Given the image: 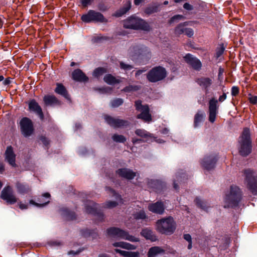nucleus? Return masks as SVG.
Segmentation results:
<instances>
[{
    "mask_svg": "<svg viewBox=\"0 0 257 257\" xmlns=\"http://www.w3.org/2000/svg\"><path fill=\"white\" fill-rule=\"evenodd\" d=\"M115 251L124 257H139L140 256V253L138 251H127L124 250H121L118 249H115Z\"/></svg>",
    "mask_w": 257,
    "mask_h": 257,
    "instance_id": "30",
    "label": "nucleus"
},
{
    "mask_svg": "<svg viewBox=\"0 0 257 257\" xmlns=\"http://www.w3.org/2000/svg\"><path fill=\"white\" fill-rule=\"evenodd\" d=\"M6 161L13 167L16 166V156L11 146L7 147L5 152Z\"/></svg>",
    "mask_w": 257,
    "mask_h": 257,
    "instance_id": "20",
    "label": "nucleus"
},
{
    "mask_svg": "<svg viewBox=\"0 0 257 257\" xmlns=\"http://www.w3.org/2000/svg\"><path fill=\"white\" fill-rule=\"evenodd\" d=\"M159 8V5H155L149 7H147L145 10V12L146 14L148 15H151L153 13H156L158 11Z\"/></svg>",
    "mask_w": 257,
    "mask_h": 257,
    "instance_id": "38",
    "label": "nucleus"
},
{
    "mask_svg": "<svg viewBox=\"0 0 257 257\" xmlns=\"http://www.w3.org/2000/svg\"><path fill=\"white\" fill-rule=\"evenodd\" d=\"M131 8V2L128 1L127 3L126 7L120 9L119 11L116 12L114 15L116 17H119L122 15L125 14L128 12Z\"/></svg>",
    "mask_w": 257,
    "mask_h": 257,
    "instance_id": "34",
    "label": "nucleus"
},
{
    "mask_svg": "<svg viewBox=\"0 0 257 257\" xmlns=\"http://www.w3.org/2000/svg\"><path fill=\"white\" fill-rule=\"evenodd\" d=\"M102 39V37H97V38H94L95 42H98Z\"/></svg>",
    "mask_w": 257,
    "mask_h": 257,
    "instance_id": "62",
    "label": "nucleus"
},
{
    "mask_svg": "<svg viewBox=\"0 0 257 257\" xmlns=\"http://www.w3.org/2000/svg\"><path fill=\"white\" fill-rule=\"evenodd\" d=\"M204 114L201 111H198L194 117V126L197 127L199 123L203 120Z\"/></svg>",
    "mask_w": 257,
    "mask_h": 257,
    "instance_id": "35",
    "label": "nucleus"
},
{
    "mask_svg": "<svg viewBox=\"0 0 257 257\" xmlns=\"http://www.w3.org/2000/svg\"><path fill=\"white\" fill-rule=\"evenodd\" d=\"M106 72V69L104 68L99 67L94 70L93 73V76L96 78H99L103 74Z\"/></svg>",
    "mask_w": 257,
    "mask_h": 257,
    "instance_id": "39",
    "label": "nucleus"
},
{
    "mask_svg": "<svg viewBox=\"0 0 257 257\" xmlns=\"http://www.w3.org/2000/svg\"><path fill=\"white\" fill-rule=\"evenodd\" d=\"M185 61L190 65L194 69L199 71L202 67L201 61L190 54H187L184 56Z\"/></svg>",
    "mask_w": 257,
    "mask_h": 257,
    "instance_id": "14",
    "label": "nucleus"
},
{
    "mask_svg": "<svg viewBox=\"0 0 257 257\" xmlns=\"http://www.w3.org/2000/svg\"><path fill=\"white\" fill-rule=\"evenodd\" d=\"M238 152L239 154L246 157L251 152V141L249 128H244L238 141Z\"/></svg>",
    "mask_w": 257,
    "mask_h": 257,
    "instance_id": "1",
    "label": "nucleus"
},
{
    "mask_svg": "<svg viewBox=\"0 0 257 257\" xmlns=\"http://www.w3.org/2000/svg\"><path fill=\"white\" fill-rule=\"evenodd\" d=\"M140 88V87L137 85L133 86L129 85L128 86L125 87L123 88V91L124 92H130L132 91H136L138 90Z\"/></svg>",
    "mask_w": 257,
    "mask_h": 257,
    "instance_id": "44",
    "label": "nucleus"
},
{
    "mask_svg": "<svg viewBox=\"0 0 257 257\" xmlns=\"http://www.w3.org/2000/svg\"><path fill=\"white\" fill-rule=\"evenodd\" d=\"M224 50L225 48L224 47L223 44L220 45V47L217 49L216 52V58H219L223 54Z\"/></svg>",
    "mask_w": 257,
    "mask_h": 257,
    "instance_id": "43",
    "label": "nucleus"
},
{
    "mask_svg": "<svg viewBox=\"0 0 257 257\" xmlns=\"http://www.w3.org/2000/svg\"><path fill=\"white\" fill-rule=\"evenodd\" d=\"M112 140L117 143H124L126 141V138L122 135L114 134L112 137Z\"/></svg>",
    "mask_w": 257,
    "mask_h": 257,
    "instance_id": "40",
    "label": "nucleus"
},
{
    "mask_svg": "<svg viewBox=\"0 0 257 257\" xmlns=\"http://www.w3.org/2000/svg\"><path fill=\"white\" fill-rule=\"evenodd\" d=\"M116 173L121 177L124 178L127 180H131L136 176L137 173L132 170L123 168L120 169L116 171Z\"/></svg>",
    "mask_w": 257,
    "mask_h": 257,
    "instance_id": "19",
    "label": "nucleus"
},
{
    "mask_svg": "<svg viewBox=\"0 0 257 257\" xmlns=\"http://www.w3.org/2000/svg\"><path fill=\"white\" fill-rule=\"evenodd\" d=\"M242 198L240 189L236 186H231L229 192L226 194L225 201L227 205L224 207H235L238 206Z\"/></svg>",
    "mask_w": 257,
    "mask_h": 257,
    "instance_id": "3",
    "label": "nucleus"
},
{
    "mask_svg": "<svg viewBox=\"0 0 257 257\" xmlns=\"http://www.w3.org/2000/svg\"><path fill=\"white\" fill-rule=\"evenodd\" d=\"M123 27L126 29L148 30L149 25L143 20L131 17L123 22Z\"/></svg>",
    "mask_w": 257,
    "mask_h": 257,
    "instance_id": "6",
    "label": "nucleus"
},
{
    "mask_svg": "<svg viewBox=\"0 0 257 257\" xmlns=\"http://www.w3.org/2000/svg\"><path fill=\"white\" fill-rule=\"evenodd\" d=\"M156 229L162 234H172L176 229L175 223L173 217H168L158 220L156 222Z\"/></svg>",
    "mask_w": 257,
    "mask_h": 257,
    "instance_id": "4",
    "label": "nucleus"
},
{
    "mask_svg": "<svg viewBox=\"0 0 257 257\" xmlns=\"http://www.w3.org/2000/svg\"><path fill=\"white\" fill-rule=\"evenodd\" d=\"M167 75L166 70L161 66L155 67L147 74V78L151 82H156L164 79Z\"/></svg>",
    "mask_w": 257,
    "mask_h": 257,
    "instance_id": "7",
    "label": "nucleus"
},
{
    "mask_svg": "<svg viewBox=\"0 0 257 257\" xmlns=\"http://www.w3.org/2000/svg\"><path fill=\"white\" fill-rule=\"evenodd\" d=\"M56 86L57 87L55 89V92L56 93L63 96L66 99H69V94L64 86L61 83H57Z\"/></svg>",
    "mask_w": 257,
    "mask_h": 257,
    "instance_id": "26",
    "label": "nucleus"
},
{
    "mask_svg": "<svg viewBox=\"0 0 257 257\" xmlns=\"http://www.w3.org/2000/svg\"><path fill=\"white\" fill-rule=\"evenodd\" d=\"M104 81L109 85H113L120 82L119 79H116L115 77L111 74H107L104 77Z\"/></svg>",
    "mask_w": 257,
    "mask_h": 257,
    "instance_id": "32",
    "label": "nucleus"
},
{
    "mask_svg": "<svg viewBox=\"0 0 257 257\" xmlns=\"http://www.w3.org/2000/svg\"><path fill=\"white\" fill-rule=\"evenodd\" d=\"M104 119L108 124L114 128L125 127L130 124L127 120L115 118L107 115L104 116Z\"/></svg>",
    "mask_w": 257,
    "mask_h": 257,
    "instance_id": "12",
    "label": "nucleus"
},
{
    "mask_svg": "<svg viewBox=\"0 0 257 257\" xmlns=\"http://www.w3.org/2000/svg\"><path fill=\"white\" fill-rule=\"evenodd\" d=\"M81 20L85 23L107 22L103 15L99 12H96L94 10H89L86 14L83 15L81 16Z\"/></svg>",
    "mask_w": 257,
    "mask_h": 257,
    "instance_id": "8",
    "label": "nucleus"
},
{
    "mask_svg": "<svg viewBox=\"0 0 257 257\" xmlns=\"http://www.w3.org/2000/svg\"><path fill=\"white\" fill-rule=\"evenodd\" d=\"M115 247H120L128 250H134L137 248V246L130 243L123 241L116 242L113 243Z\"/></svg>",
    "mask_w": 257,
    "mask_h": 257,
    "instance_id": "28",
    "label": "nucleus"
},
{
    "mask_svg": "<svg viewBox=\"0 0 257 257\" xmlns=\"http://www.w3.org/2000/svg\"><path fill=\"white\" fill-rule=\"evenodd\" d=\"M1 198L10 204L16 203L18 200L13 188L9 185L3 188L1 192Z\"/></svg>",
    "mask_w": 257,
    "mask_h": 257,
    "instance_id": "10",
    "label": "nucleus"
},
{
    "mask_svg": "<svg viewBox=\"0 0 257 257\" xmlns=\"http://www.w3.org/2000/svg\"><path fill=\"white\" fill-rule=\"evenodd\" d=\"M195 201L196 204L199 207H200L203 209H205V206H206L205 203L203 201H202L200 199H199L198 198H196Z\"/></svg>",
    "mask_w": 257,
    "mask_h": 257,
    "instance_id": "45",
    "label": "nucleus"
},
{
    "mask_svg": "<svg viewBox=\"0 0 257 257\" xmlns=\"http://www.w3.org/2000/svg\"><path fill=\"white\" fill-rule=\"evenodd\" d=\"M146 71V69L138 70L136 73V76L140 75L141 74H142L144 72H145Z\"/></svg>",
    "mask_w": 257,
    "mask_h": 257,
    "instance_id": "59",
    "label": "nucleus"
},
{
    "mask_svg": "<svg viewBox=\"0 0 257 257\" xmlns=\"http://www.w3.org/2000/svg\"><path fill=\"white\" fill-rule=\"evenodd\" d=\"M46 105H59L60 102L54 95H46L43 98Z\"/></svg>",
    "mask_w": 257,
    "mask_h": 257,
    "instance_id": "25",
    "label": "nucleus"
},
{
    "mask_svg": "<svg viewBox=\"0 0 257 257\" xmlns=\"http://www.w3.org/2000/svg\"><path fill=\"white\" fill-rule=\"evenodd\" d=\"M218 100L212 98L209 101V120L213 123L215 121L218 106Z\"/></svg>",
    "mask_w": 257,
    "mask_h": 257,
    "instance_id": "13",
    "label": "nucleus"
},
{
    "mask_svg": "<svg viewBox=\"0 0 257 257\" xmlns=\"http://www.w3.org/2000/svg\"><path fill=\"white\" fill-rule=\"evenodd\" d=\"M148 209L152 212L162 214L164 211L165 208L162 202L158 201L150 204L148 206Z\"/></svg>",
    "mask_w": 257,
    "mask_h": 257,
    "instance_id": "21",
    "label": "nucleus"
},
{
    "mask_svg": "<svg viewBox=\"0 0 257 257\" xmlns=\"http://www.w3.org/2000/svg\"><path fill=\"white\" fill-rule=\"evenodd\" d=\"M217 160L215 156H206L201 162V165L204 169L209 171L214 168Z\"/></svg>",
    "mask_w": 257,
    "mask_h": 257,
    "instance_id": "16",
    "label": "nucleus"
},
{
    "mask_svg": "<svg viewBox=\"0 0 257 257\" xmlns=\"http://www.w3.org/2000/svg\"><path fill=\"white\" fill-rule=\"evenodd\" d=\"M244 182L247 189L253 195H257V174L251 169H246L243 171Z\"/></svg>",
    "mask_w": 257,
    "mask_h": 257,
    "instance_id": "2",
    "label": "nucleus"
},
{
    "mask_svg": "<svg viewBox=\"0 0 257 257\" xmlns=\"http://www.w3.org/2000/svg\"><path fill=\"white\" fill-rule=\"evenodd\" d=\"M11 80H12L11 78L8 77L4 80V81L3 82V83L4 85H8L11 83V82H12Z\"/></svg>",
    "mask_w": 257,
    "mask_h": 257,
    "instance_id": "53",
    "label": "nucleus"
},
{
    "mask_svg": "<svg viewBox=\"0 0 257 257\" xmlns=\"http://www.w3.org/2000/svg\"><path fill=\"white\" fill-rule=\"evenodd\" d=\"M4 170V165L2 163H0V173H2Z\"/></svg>",
    "mask_w": 257,
    "mask_h": 257,
    "instance_id": "60",
    "label": "nucleus"
},
{
    "mask_svg": "<svg viewBox=\"0 0 257 257\" xmlns=\"http://www.w3.org/2000/svg\"><path fill=\"white\" fill-rule=\"evenodd\" d=\"M106 190L110 194H111L112 196H115L118 202H116L115 201H108L106 202V203L104 205V207L105 208H112L115 207L118 204L123 203V200L122 199H121L120 196L116 194L114 190L107 187H106Z\"/></svg>",
    "mask_w": 257,
    "mask_h": 257,
    "instance_id": "15",
    "label": "nucleus"
},
{
    "mask_svg": "<svg viewBox=\"0 0 257 257\" xmlns=\"http://www.w3.org/2000/svg\"><path fill=\"white\" fill-rule=\"evenodd\" d=\"M20 126L22 134L25 137H28L33 134V124L30 119L27 117L23 118L20 121Z\"/></svg>",
    "mask_w": 257,
    "mask_h": 257,
    "instance_id": "11",
    "label": "nucleus"
},
{
    "mask_svg": "<svg viewBox=\"0 0 257 257\" xmlns=\"http://www.w3.org/2000/svg\"><path fill=\"white\" fill-rule=\"evenodd\" d=\"M223 72V70L221 68H220L219 69V73H218V77L221 76Z\"/></svg>",
    "mask_w": 257,
    "mask_h": 257,
    "instance_id": "61",
    "label": "nucleus"
},
{
    "mask_svg": "<svg viewBox=\"0 0 257 257\" xmlns=\"http://www.w3.org/2000/svg\"><path fill=\"white\" fill-rule=\"evenodd\" d=\"M146 0H134V4L136 6H139L141 4L145 2Z\"/></svg>",
    "mask_w": 257,
    "mask_h": 257,
    "instance_id": "58",
    "label": "nucleus"
},
{
    "mask_svg": "<svg viewBox=\"0 0 257 257\" xmlns=\"http://www.w3.org/2000/svg\"><path fill=\"white\" fill-rule=\"evenodd\" d=\"M184 238L187 241L192 242V238L189 234H185L184 235Z\"/></svg>",
    "mask_w": 257,
    "mask_h": 257,
    "instance_id": "55",
    "label": "nucleus"
},
{
    "mask_svg": "<svg viewBox=\"0 0 257 257\" xmlns=\"http://www.w3.org/2000/svg\"><path fill=\"white\" fill-rule=\"evenodd\" d=\"M72 78L74 80L79 82H86L88 80V77L79 69H76L73 72Z\"/></svg>",
    "mask_w": 257,
    "mask_h": 257,
    "instance_id": "22",
    "label": "nucleus"
},
{
    "mask_svg": "<svg viewBox=\"0 0 257 257\" xmlns=\"http://www.w3.org/2000/svg\"><path fill=\"white\" fill-rule=\"evenodd\" d=\"M187 25V23L185 22L183 24H179L175 29V35L179 36L184 33V27Z\"/></svg>",
    "mask_w": 257,
    "mask_h": 257,
    "instance_id": "37",
    "label": "nucleus"
},
{
    "mask_svg": "<svg viewBox=\"0 0 257 257\" xmlns=\"http://www.w3.org/2000/svg\"><path fill=\"white\" fill-rule=\"evenodd\" d=\"M16 187L18 192L21 194H27L31 191V188L28 184L20 182L16 183Z\"/></svg>",
    "mask_w": 257,
    "mask_h": 257,
    "instance_id": "23",
    "label": "nucleus"
},
{
    "mask_svg": "<svg viewBox=\"0 0 257 257\" xmlns=\"http://www.w3.org/2000/svg\"><path fill=\"white\" fill-rule=\"evenodd\" d=\"M19 208L22 209H26L28 208V205L27 204H24L22 202L19 203Z\"/></svg>",
    "mask_w": 257,
    "mask_h": 257,
    "instance_id": "54",
    "label": "nucleus"
},
{
    "mask_svg": "<svg viewBox=\"0 0 257 257\" xmlns=\"http://www.w3.org/2000/svg\"><path fill=\"white\" fill-rule=\"evenodd\" d=\"M28 104L29 110L36 113L39 116L40 118L43 120L44 116L42 109L36 101L34 99L31 100Z\"/></svg>",
    "mask_w": 257,
    "mask_h": 257,
    "instance_id": "17",
    "label": "nucleus"
},
{
    "mask_svg": "<svg viewBox=\"0 0 257 257\" xmlns=\"http://www.w3.org/2000/svg\"><path fill=\"white\" fill-rule=\"evenodd\" d=\"M164 252V250L159 246H154L150 248L148 252V257H155L159 253Z\"/></svg>",
    "mask_w": 257,
    "mask_h": 257,
    "instance_id": "31",
    "label": "nucleus"
},
{
    "mask_svg": "<svg viewBox=\"0 0 257 257\" xmlns=\"http://www.w3.org/2000/svg\"><path fill=\"white\" fill-rule=\"evenodd\" d=\"M44 197L46 199H47V200H45L44 201H40V203H36L33 200H31L30 201V203L31 204L35 205L38 207L44 206V205L47 204L50 202L49 199L50 197V194L49 193H45L42 195V196L41 197V199H43Z\"/></svg>",
    "mask_w": 257,
    "mask_h": 257,
    "instance_id": "29",
    "label": "nucleus"
},
{
    "mask_svg": "<svg viewBox=\"0 0 257 257\" xmlns=\"http://www.w3.org/2000/svg\"><path fill=\"white\" fill-rule=\"evenodd\" d=\"M98 204L93 201H88L85 204V212L87 213L95 214L97 213V209Z\"/></svg>",
    "mask_w": 257,
    "mask_h": 257,
    "instance_id": "24",
    "label": "nucleus"
},
{
    "mask_svg": "<svg viewBox=\"0 0 257 257\" xmlns=\"http://www.w3.org/2000/svg\"><path fill=\"white\" fill-rule=\"evenodd\" d=\"M136 134L142 138H147L151 137V134L143 129H137L135 131Z\"/></svg>",
    "mask_w": 257,
    "mask_h": 257,
    "instance_id": "36",
    "label": "nucleus"
},
{
    "mask_svg": "<svg viewBox=\"0 0 257 257\" xmlns=\"http://www.w3.org/2000/svg\"><path fill=\"white\" fill-rule=\"evenodd\" d=\"M183 8L187 10H193V6L187 3H186L184 4Z\"/></svg>",
    "mask_w": 257,
    "mask_h": 257,
    "instance_id": "52",
    "label": "nucleus"
},
{
    "mask_svg": "<svg viewBox=\"0 0 257 257\" xmlns=\"http://www.w3.org/2000/svg\"><path fill=\"white\" fill-rule=\"evenodd\" d=\"M189 37H191L193 34L194 32L191 28H185L184 33Z\"/></svg>",
    "mask_w": 257,
    "mask_h": 257,
    "instance_id": "48",
    "label": "nucleus"
},
{
    "mask_svg": "<svg viewBox=\"0 0 257 257\" xmlns=\"http://www.w3.org/2000/svg\"><path fill=\"white\" fill-rule=\"evenodd\" d=\"M239 93V88L237 86H233L231 88V95L236 96Z\"/></svg>",
    "mask_w": 257,
    "mask_h": 257,
    "instance_id": "49",
    "label": "nucleus"
},
{
    "mask_svg": "<svg viewBox=\"0 0 257 257\" xmlns=\"http://www.w3.org/2000/svg\"><path fill=\"white\" fill-rule=\"evenodd\" d=\"M135 106L137 110L141 112L137 116L138 119H141L147 122L152 121V115L150 113V109L148 105H142L141 100H137L135 102Z\"/></svg>",
    "mask_w": 257,
    "mask_h": 257,
    "instance_id": "9",
    "label": "nucleus"
},
{
    "mask_svg": "<svg viewBox=\"0 0 257 257\" xmlns=\"http://www.w3.org/2000/svg\"><path fill=\"white\" fill-rule=\"evenodd\" d=\"M120 67L121 69L124 70H131L133 68V67L132 65L125 64L122 62H121L120 63Z\"/></svg>",
    "mask_w": 257,
    "mask_h": 257,
    "instance_id": "46",
    "label": "nucleus"
},
{
    "mask_svg": "<svg viewBox=\"0 0 257 257\" xmlns=\"http://www.w3.org/2000/svg\"><path fill=\"white\" fill-rule=\"evenodd\" d=\"M123 100L121 98H116L111 102V105L113 107H118L123 103Z\"/></svg>",
    "mask_w": 257,
    "mask_h": 257,
    "instance_id": "42",
    "label": "nucleus"
},
{
    "mask_svg": "<svg viewBox=\"0 0 257 257\" xmlns=\"http://www.w3.org/2000/svg\"><path fill=\"white\" fill-rule=\"evenodd\" d=\"M40 140L42 143L47 147L49 144V141L45 137L42 136L40 137Z\"/></svg>",
    "mask_w": 257,
    "mask_h": 257,
    "instance_id": "50",
    "label": "nucleus"
},
{
    "mask_svg": "<svg viewBox=\"0 0 257 257\" xmlns=\"http://www.w3.org/2000/svg\"><path fill=\"white\" fill-rule=\"evenodd\" d=\"M92 0H81V4L83 7H87L91 4Z\"/></svg>",
    "mask_w": 257,
    "mask_h": 257,
    "instance_id": "51",
    "label": "nucleus"
},
{
    "mask_svg": "<svg viewBox=\"0 0 257 257\" xmlns=\"http://www.w3.org/2000/svg\"><path fill=\"white\" fill-rule=\"evenodd\" d=\"M62 214L68 220H73L76 219V215L74 212L69 211L67 208L62 209Z\"/></svg>",
    "mask_w": 257,
    "mask_h": 257,
    "instance_id": "33",
    "label": "nucleus"
},
{
    "mask_svg": "<svg viewBox=\"0 0 257 257\" xmlns=\"http://www.w3.org/2000/svg\"><path fill=\"white\" fill-rule=\"evenodd\" d=\"M141 234L147 239H150L152 241H155L157 239V236L154 234L153 231L148 228L143 229Z\"/></svg>",
    "mask_w": 257,
    "mask_h": 257,
    "instance_id": "27",
    "label": "nucleus"
},
{
    "mask_svg": "<svg viewBox=\"0 0 257 257\" xmlns=\"http://www.w3.org/2000/svg\"><path fill=\"white\" fill-rule=\"evenodd\" d=\"M250 102L254 104L257 103V97L256 96H252L250 98Z\"/></svg>",
    "mask_w": 257,
    "mask_h": 257,
    "instance_id": "57",
    "label": "nucleus"
},
{
    "mask_svg": "<svg viewBox=\"0 0 257 257\" xmlns=\"http://www.w3.org/2000/svg\"><path fill=\"white\" fill-rule=\"evenodd\" d=\"M141 140H139V139H133V143L135 144V143H136L137 142H141Z\"/></svg>",
    "mask_w": 257,
    "mask_h": 257,
    "instance_id": "63",
    "label": "nucleus"
},
{
    "mask_svg": "<svg viewBox=\"0 0 257 257\" xmlns=\"http://www.w3.org/2000/svg\"><path fill=\"white\" fill-rule=\"evenodd\" d=\"M99 257H108L107 255L105 254H101L99 255Z\"/></svg>",
    "mask_w": 257,
    "mask_h": 257,
    "instance_id": "64",
    "label": "nucleus"
},
{
    "mask_svg": "<svg viewBox=\"0 0 257 257\" xmlns=\"http://www.w3.org/2000/svg\"><path fill=\"white\" fill-rule=\"evenodd\" d=\"M226 98V94L225 93H223V94L219 96L218 101L219 102H223L224 101Z\"/></svg>",
    "mask_w": 257,
    "mask_h": 257,
    "instance_id": "56",
    "label": "nucleus"
},
{
    "mask_svg": "<svg viewBox=\"0 0 257 257\" xmlns=\"http://www.w3.org/2000/svg\"><path fill=\"white\" fill-rule=\"evenodd\" d=\"M184 18V17L182 15H175L171 18V19L170 21V22L171 23H173V22L176 21V20H180L183 19Z\"/></svg>",
    "mask_w": 257,
    "mask_h": 257,
    "instance_id": "47",
    "label": "nucleus"
},
{
    "mask_svg": "<svg viewBox=\"0 0 257 257\" xmlns=\"http://www.w3.org/2000/svg\"><path fill=\"white\" fill-rule=\"evenodd\" d=\"M107 233L110 236L119 238L131 242H138L140 241L139 238L130 235L127 231L117 227H113L108 228Z\"/></svg>",
    "mask_w": 257,
    "mask_h": 257,
    "instance_id": "5",
    "label": "nucleus"
},
{
    "mask_svg": "<svg viewBox=\"0 0 257 257\" xmlns=\"http://www.w3.org/2000/svg\"><path fill=\"white\" fill-rule=\"evenodd\" d=\"M133 216L136 219H145L146 217V213L143 210H141L139 212L133 214Z\"/></svg>",
    "mask_w": 257,
    "mask_h": 257,
    "instance_id": "41",
    "label": "nucleus"
},
{
    "mask_svg": "<svg viewBox=\"0 0 257 257\" xmlns=\"http://www.w3.org/2000/svg\"><path fill=\"white\" fill-rule=\"evenodd\" d=\"M196 82L200 87L205 89L206 93H207L208 88L213 83V81L211 78L206 77L198 78L196 80Z\"/></svg>",
    "mask_w": 257,
    "mask_h": 257,
    "instance_id": "18",
    "label": "nucleus"
}]
</instances>
